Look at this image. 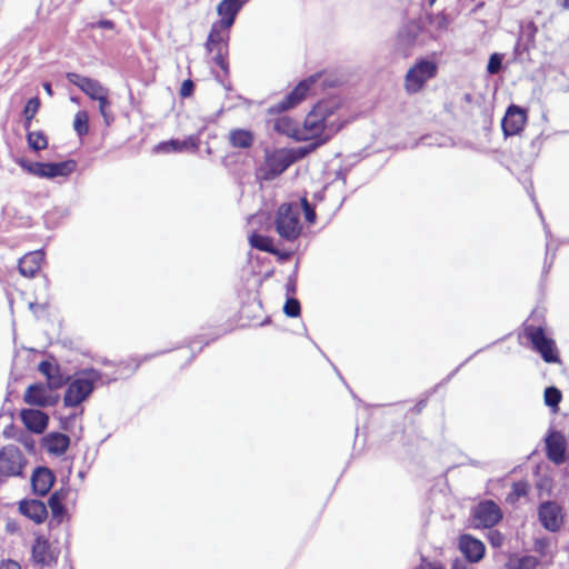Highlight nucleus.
Returning a JSON list of instances; mask_svg holds the SVG:
<instances>
[{"instance_id":"f257e3e1","label":"nucleus","mask_w":569,"mask_h":569,"mask_svg":"<svg viewBox=\"0 0 569 569\" xmlns=\"http://www.w3.org/2000/svg\"><path fill=\"white\" fill-rule=\"evenodd\" d=\"M348 121L347 108L339 97L319 101L306 116L303 139L313 140L306 146L290 149L295 160H301L331 139Z\"/></svg>"},{"instance_id":"f03ea898","label":"nucleus","mask_w":569,"mask_h":569,"mask_svg":"<svg viewBox=\"0 0 569 569\" xmlns=\"http://www.w3.org/2000/svg\"><path fill=\"white\" fill-rule=\"evenodd\" d=\"M248 0H222L216 8L220 17L216 22L222 31L216 29V67H218L227 78L229 74V63L226 60L228 54V29L234 23L236 17Z\"/></svg>"},{"instance_id":"7ed1b4c3","label":"nucleus","mask_w":569,"mask_h":569,"mask_svg":"<svg viewBox=\"0 0 569 569\" xmlns=\"http://www.w3.org/2000/svg\"><path fill=\"white\" fill-rule=\"evenodd\" d=\"M102 375L99 370L89 368L79 372L69 385L63 396V405L74 408L89 398L94 389V383L100 381Z\"/></svg>"},{"instance_id":"20e7f679","label":"nucleus","mask_w":569,"mask_h":569,"mask_svg":"<svg viewBox=\"0 0 569 569\" xmlns=\"http://www.w3.org/2000/svg\"><path fill=\"white\" fill-rule=\"evenodd\" d=\"M273 224L281 239L289 242L297 240L302 230L298 208L290 203L279 206Z\"/></svg>"},{"instance_id":"39448f33","label":"nucleus","mask_w":569,"mask_h":569,"mask_svg":"<svg viewBox=\"0 0 569 569\" xmlns=\"http://www.w3.org/2000/svg\"><path fill=\"white\" fill-rule=\"evenodd\" d=\"M212 134L207 127L198 131L197 134L190 136L183 140L171 139L157 146V150L161 152H183L199 149L200 152L211 154L210 139Z\"/></svg>"},{"instance_id":"423d86ee","label":"nucleus","mask_w":569,"mask_h":569,"mask_svg":"<svg viewBox=\"0 0 569 569\" xmlns=\"http://www.w3.org/2000/svg\"><path fill=\"white\" fill-rule=\"evenodd\" d=\"M295 162V156L290 149H277L266 153L264 163L260 167L258 174L261 179L270 181L283 173Z\"/></svg>"},{"instance_id":"0eeeda50","label":"nucleus","mask_w":569,"mask_h":569,"mask_svg":"<svg viewBox=\"0 0 569 569\" xmlns=\"http://www.w3.org/2000/svg\"><path fill=\"white\" fill-rule=\"evenodd\" d=\"M437 74V64L427 59L419 60L405 77V88L408 93L419 92L426 82Z\"/></svg>"},{"instance_id":"6e6552de","label":"nucleus","mask_w":569,"mask_h":569,"mask_svg":"<svg viewBox=\"0 0 569 569\" xmlns=\"http://www.w3.org/2000/svg\"><path fill=\"white\" fill-rule=\"evenodd\" d=\"M525 335L530 340L533 349L540 353L543 361L548 363L560 361L555 341L546 336L541 327L528 326L525 329Z\"/></svg>"},{"instance_id":"1a4fd4ad","label":"nucleus","mask_w":569,"mask_h":569,"mask_svg":"<svg viewBox=\"0 0 569 569\" xmlns=\"http://www.w3.org/2000/svg\"><path fill=\"white\" fill-rule=\"evenodd\" d=\"M538 519L549 532H558L565 523L562 507L556 501H543L538 507Z\"/></svg>"},{"instance_id":"9d476101","label":"nucleus","mask_w":569,"mask_h":569,"mask_svg":"<svg viewBox=\"0 0 569 569\" xmlns=\"http://www.w3.org/2000/svg\"><path fill=\"white\" fill-rule=\"evenodd\" d=\"M60 550L43 536H38L31 548L32 560L41 567H53L58 562Z\"/></svg>"},{"instance_id":"9b49d317","label":"nucleus","mask_w":569,"mask_h":569,"mask_svg":"<svg viewBox=\"0 0 569 569\" xmlns=\"http://www.w3.org/2000/svg\"><path fill=\"white\" fill-rule=\"evenodd\" d=\"M318 79H320V74L317 73L300 81L295 87V89L290 93H288L279 103L270 107L269 111L282 112L290 108H293L305 99L307 92L311 89V86L318 81Z\"/></svg>"},{"instance_id":"f8f14e48","label":"nucleus","mask_w":569,"mask_h":569,"mask_svg":"<svg viewBox=\"0 0 569 569\" xmlns=\"http://www.w3.org/2000/svg\"><path fill=\"white\" fill-rule=\"evenodd\" d=\"M23 456L18 447L7 446L0 451V476L17 477L22 473Z\"/></svg>"},{"instance_id":"ddd939ff","label":"nucleus","mask_w":569,"mask_h":569,"mask_svg":"<svg viewBox=\"0 0 569 569\" xmlns=\"http://www.w3.org/2000/svg\"><path fill=\"white\" fill-rule=\"evenodd\" d=\"M473 518L478 526L491 528L502 518L500 507L492 500L480 502L473 510Z\"/></svg>"},{"instance_id":"4468645a","label":"nucleus","mask_w":569,"mask_h":569,"mask_svg":"<svg viewBox=\"0 0 569 569\" xmlns=\"http://www.w3.org/2000/svg\"><path fill=\"white\" fill-rule=\"evenodd\" d=\"M420 28L415 22L403 24L397 33L395 50L402 57H408L417 42Z\"/></svg>"},{"instance_id":"2eb2a0df","label":"nucleus","mask_w":569,"mask_h":569,"mask_svg":"<svg viewBox=\"0 0 569 569\" xmlns=\"http://www.w3.org/2000/svg\"><path fill=\"white\" fill-rule=\"evenodd\" d=\"M68 81L77 86L90 99L96 100L98 97L109 94V89L103 87L98 80L81 76L76 72H68L66 74Z\"/></svg>"},{"instance_id":"dca6fc26","label":"nucleus","mask_w":569,"mask_h":569,"mask_svg":"<svg viewBox=\"0 0 569 569\" xmlns=\"http://www.w3.org/2000/svg\"><path fill=\"white\" fill-rule=\"evenodd\" d=\"M526 122V112L518 106H510L501 121V127L506 136L519 133Z\"/></svg>"},{"instance_id":"f3484780","label":"nucleus","mask_w":569,"mask_h":569,"mask_svg":"<svg viewBox=\"0 0 569 569\" xmlns=\"http://www.w3.org/2000/svg\"><path fill=\"white\" fill-rule=\"evenodd\" d=\"M546 449L548 458L559 465L566 458V438L558 431H551L546 438Z\"/></svg>"},{"instance_id":"a211bd4d","label":"nucleus","mask_w":569,"mask_h":569,"mask_svg":"<svg viewBox=\"0 0 569 569\" xmlns=\"http://www.w3.org/2000/svg\"><path fill=\"white\" fill-rule=\"evenodd\" d=\"M459 549L469 562H478L485 556V545L470 535L460 537Z\"/></svg>"},{"instance_id":"6ab92c4d","label":"nucleus","mask_w":569,"mask_h":569,"mask_svg":"<svg viewBox=\"0 0 569 569\" xmlns=\"http://www.w3.org/2000/svg\"><path fill=\"white\" fill-rule=\"evenodd\" d=\"M56 480L54 473L47 467H38L31 477V486L34 493L46 496Z\"/></svg>"},{"instance_id":"aec40b11","label":"nucleus","mask_w":569,"mask_h":569,"mask_svg":"<svg viewBox=\"0 0 569 569\" xmlns=\"http://www.w3.org/2000/svg\"><path fill=\"white\" fill-rule=\"evenodd\" d=\"M20 417L26 428L36 433H42L49 421L48 415L39 409H23Z\"/></svg>"},{"instance_id":"412c9836","label":"nucleus","mask_w":569,"mask_h":569,"mask_svg":"<svg viewBox=\"0 0 569 569\" xmlns=\"http://www.w3.org/2000/svg\"><path fill=\"white\" fill-rule=\"evenodd\" d=\"M38 369L43 376H46L49 389H59L68 380L61 373L59 366L50 360L41 361Z\"/></svg>"},{"instance_id":"4be33fe9","label":"nucleus","mask_w":569,"mask_h":569,"mask_svg":"<svg viewBox=\"0 0 569 569\" xmlns=\"http://www.w3.org/2000/svg\"><path fill=\"white\" fill-rule=\"evenodd\" d=\"M44 259L42 250H36L24 254L19 261V271L22 276L32 278L40 270Z\"/></svg>"},{"instance_id":"5701e85b","label":"nucleus","mask_w":569,"mask_h":569,"mask_svg":"<svg viewBox=\"0 0 569 569\" xmlns=\"http://www.w3.org/2000/svg\"><path fill=\"white\" fill-rule=\"evenodd\" d=\"M19 510L36 523H42L48 517L47 506L40 500H22Z\"/></svg>"},{"instance_id":"b1692460","label":"nucleus","mask_w":569,"mask_h":569,"mask_svg":"<svg viewBox=\"0 0 569 569\" xmlns=\"http://www.w3.org/2000/svg\"><path fill=\"white\" fill-rule=\"evenodd\" d=\"M69 495V489H60L54 491L49 500L48 506L51 510V522L56 521L57 525L63 521L66 516V508L63 506V501Z\"/></svg>"},{"instance_id":"393cba45","label":"nucleus","mask_w":569,"mask_h":569,"mask_svg":"<svg viewBox=\"0 0 569 569\" xmlns=\"http://www.w3.org/2000/svg\"><path fill=\"white\" fill-rule=\"evenodd\" d=\"M77 167L74 160H67L62 162H43V178L53 179L57 177H68Z\"/></svg>"},{"instance_id":"a878e982","label":"nucleus","mask_w":569,"mask_h":569,"mask_svg":"<svg viewBox=\"0 0 569 569\" xmlns=\"http://www.w3.org/2000/svg\"><path fill=\"white\" fill-rule=\"evenodd\" d=\"M24 401L29 405L48 407L52 405L51 396L43 385H31L24 393Z\"/></svg>"},{"instance_id":"bb28decb","label":"nucleus","mask_w":569,"mask_h":569,"mask_svg":"<svg viewBox=\"0 0 569 569\" xmlns=\"http://www.w3.org/2000/svg\"><path fill=\"white\" fill-rule=\"evenodd\" d=\"M44 446L50 453L61 456L68 450L70 438L64 433L51 432L44 438Z\"/></svg>"},{"instance_id":"cd10ccee","label":"nucleus","mask_w":569,"mask_h":569,"mask_svg":"<svg viewBox=\"0 0 569 569\" xmlns=\"http://www.w3.org/2000/svg\"><path fill=\"white\" fill-rule=\"evenodd\" d=\"M248 241L251 248L272 254L278 253L277 249L272 244V239L268 236L252 232L249 234Z\"/></svg>"},{"instance_id":"c85d7f7f","label":"nucleus","mask_w":569,"mask_h":569,"mask_svg":"<svg viewBox=\"0 0 569 569\" xmlns=\"http://www.w3.org/2000/svg\"><path fill=\"white\" fill-rule=\"evenodd\" d=\"M27 140L29 148L34 151H41L48 147V139L42 131L28 132Z\"/></svg>"},{"instance_id":"c756f323","label":"nucleus","mask_w":569,"mask_h":569,"mask_svg":"<svg viewBox=\"0 0 569 569\" xmlns=\"http://www.w3.org/2000/svg\"><path fill=\"white\" fill-rule=\"evenodd\" d=\"M89 116L86 110H80L74 116L73 128L79 137H83L89 132Z\"/></svg>"},{"instance_id":"7c9ffc66","label":"nucleus","mask_w":569,"mask_h":569,"mask_svg":"<svg viewBox=\"0 0 569 569\" xmlns=\"http://www.w3.org/2000/svg\"><path fill=\"white\" fill-rule=\"evenodd\" d=\"M273 129L279 133L291 136L296 132V124L289 117L281 116L274 120Z\"/></svg>"},{"instance_id":"2f4dec72","label":"nucleus","mask_w":569,"mask_h":569,"mask_svg":"<svg viewBox=\"0 0 569 569\" xmlns=\"http://www.w3.org/2000/svg\"><path fill=\"white\" fill-rule=\"evenodd\" d=\"M230 142L234 147L248 148L252 143V136L246 130H236L230 134Z\"/></svg>"},{"instance_id":"473e14b6","label":"nucleus","mask_w":569,"mask_h":569,"mask_svg":"<svg viewBox=\"0 0 569 569\" xmlns=\"http://www.w3.org/2000/svg\"><path fill=\"white\" fill-rule=\"evenodd\" d=\"M96 100L99 102V111L104 120V123L107 126H110L111 122L113 121L114 117H113L112 112L110 111L111 102L109 100V94H103L101 97H98V99H96Z\"/></svg>"},{"instance_id":"72a5a7b5","label":"nucleus","mask_w":569,"mask_h":569,"mask_svg":"<svg viewBox=\"0 0 569 569\" xmlns=\"http://www.w3.org/2000/svg\"><path fill=\"white\" fill-rule=\"evenodd\" d=\"M17 163L28 173L43 178V162H32L26 159H19Z\"/></svg>"},{"instance_id":"f704fd0d","label":"nucleus","mask_w":569,"mask_h":569,"mask_svg":"<svg viewBox=\"0 0 569 569\" xmlns=\"http://www.w3.org/2000/svg\"><path fill=\"white\" fill-rule=\"evenodd\" d=\"M545 403L550 408H558L559 402L561 401V392L556 387H548L545 389Z\"/></svg>"},{"instance_id":"c9c22d12","label":"nucleus","mask_w":569,"mask_h":569,"mask_svg":"<svg viewBox=\"0 0 569 569\" xmlns=\"http://www.w3.org/2000/svg\"><path fill=\"white\" fill-rule=\"evenodd\" d=\"M300 311L301 307L299 300L296 298H288L283 306V312L290 318H296L300 316Z\"/></svg>"},{"instance_id":"e433bc0d","label":"nucleus","mask_w":569,"mask_h":569,"mask_svg":"<svg viewBox=\"0 0 569 569\" xmlns=\"http://www.w3.org/2000/svg\"><path fill=\"white\" fill-rule=\"evenodd\" d=\"M40 108V100L38 97H33L28 100L23 109V117L26 120H32Z\"/></svg>"},{"instance_id":"4c0bfd02","label":"nucleus","mask_w":569,"mask_h":569,"mask_svg":"<svg viewBox=\"0 0 569 569\" xmlns=\"http://www.w3.org/2000/svg\"><path fill=\"white\" fill-rule=\"evenodd\" d=\"M502 54L492 53L487 64V72L489 74H496L501 70L502 67Z\"/></svg>"},{"instance_id":"58836bf2","label":"nucleus","mask_w":569,"mask_h":569,"mask_svg":"<svg viewBox=\"0 0 569 569\" xmlns=\"http://www.w3.org/2000/svg\"><path fill=\"white\" fill-rule=\"evenodd\" d=\"M528 493V486L526 482H515L511 492L508 497L509 500L515 501Z\"/></svg>"},{"instance_id":"ea45409f","label":"nucleus","mask_w":569,"mask_h":569,"mask_svg":"<svg viewBox=\"0 0 569 569\" xmlns=\"http://www.w3.org/2000/svg\"><path fill=\"white\" fill-rule=\"evenodd\" d=\"M539 560L533 556H523L517 560L516 569H536Z\"/></svg>"},{"instance_id":"a19ab883","label":"nucleus","mask_w":569,"mask_h":569,"mask_svg":"<svg viewBox=\"0 0 569 569\" xmlns=\"http://www.w3.org/2000/svg\"><path fill=\"white\" fill-rule=\"evenodd\" d=\"M435 23L437 26L438 29L440 30H445L449 27V24L451 23V19L448 17V14H446L445 12H439L436 17H435Z\"/></svg>"},{"instance_id":"79ce46f5","label":"nucleus","mask_w":569,"mask_h":569,"mask_svg":"<svg viewBox=\"0 0 569 569\" xmlns=\"http://www.w3.org/2000/svg\"><path fill=\"white\" fill-rule=\"evenodd\" d=\"M302 208H303L306 220L310 223H313L316 220V211L312 208V206L308 202L307 199H302Z\"/></svg>"},{"instance_id":"37998d69","label":"nucleus","mask_w":569,"mask_h":569,"mask_svg":"<svg viewBox=\"0 0 569 569\" xmlns=\"http://www.w3.org/2000/svg\"><path fill=\"white\" fill-rule=\"evenodd\" d=\"M194 84L192 80H184L180 88V96L183 98L191 96Z\"/></svg>"},{"instance_id":"c03bdc74","label":"nucleus","mask_w":569,"mask_h":569,"mask_svg":"<svg viewBox=\"0 0 569 569\" xmlns=\"http://www.w3.org/2000/svg\"><path fill=\"white\" fill-rule=\"evenodd\" d=\"M90 28H100V29H108L112 30L114 28V23L111 20H99L98 22L90 23Z\"/></svg>"},{"instance_id":"a18cd8bd","label":"nucleus","mask_w":569,"mask_h":569,"mask_svg":"<svg viewBox=\"0 0 569 569\" xmlns=\"http://www.w3.org/2000/svg\"><path fill=\"white\" fill-rule=\"evenodd\" d=\"M528 50L527 43L522 42V36H520L515 44L513 51L516 57H520L522 52Z\"/></svg>"},{"instance_id":"49530a36","label":"nucleus","mask_w":569,"mask_h":569,"mask_svg":"<svg viewBox=\"0 0 569 569\" xmlns=\"http://www.w3.org/2000/svg\"><path fill=\"white\" fill-rule=\"evenodd\" d=\"M0 569H21V567L14 560H6L0 562Z\"/></svg>"},{"instance_id":"de8ad7c7","label":"nucleus","mask_w":569,"mask_h":569,"mask_svg":"<svg viewBox=\"0 0 569 569\" xmlns=\"http://www.w3.org/2000/svg\"><path fill=\"white\" fill-rule=\"evenodd\" d=\"M452 569H469L468 563L463 560L456 559L452 562Z\"/></svg>"},{"instance_id":"09e8293b","label":"nucleus","mask_w":569,"mask_h":569,"mask_svg":"<svg viewBox=\"0 0 569 569\" xmlns=\"http://www.w3.org/2000/svg\"><path fill=\"white\" fill-rule=\"evenodd\" d=\"M208 50H212L213 47V26L211 27L210 31L208 32L207 37V43H206Z\"/></svg>"},{"instance_id":"8fccbe9b","label":"nucleus","mask_w":569,"mask_h":569,"mask_svg":"<svg viewBox=\"0 0 569 569\" xmlns=\"http://www.w3.org/2000/svg\"><path fill=\"white\" fill-rule=\"evenodd\" d=\"M216 80H218L222 84V87H223V89L226 91H231V89H232L231 88V83L230 82H226L224 79L220 78V76L218 74L217 71H216Z\"/></svg>"},{"instance_id":"3c124183","label":"nucleus","mask_w":569,"mask_h":569,"mask_svg":"<svg viewBox=\"0 0 569 569\" xmlns=\"http://www.w3.org/2000/svg\"><path fill=\"white\" fill-rule=\"evenodd\" d=\"M44 91L48 93V96L52 97L53 96V91H52V87H51V83L50 82H44L42 84Z\"/></svg>"},{"instance_id":"603ef678","label":"nucleus","mask_w":569,"mask_h":569,"mask_svg":"<svg viewBox=\"0 0 569 569\" xmlns=\"http://www.w3.org/2000/svg\"><path fill=\"white\" fill-rule=\"evenodd\" d=\"M287 292H295V284L293 283H288L287 284Z\"/></svg>"},{"instance_id":"864d4df0","label":"nucleus","mask_w":569,"mask_h":569,"mask_svg":"<svg viewBox=\"0 0 569 569\" xmlns=\"http://www.w3.org/2000/svg\"><path fill=\"white\" fill-rule=\"evenodd\" d=\"M560 4H561L565 9H569V0H560Z\"/></svg>"},{"instance_id":"5fc2aeb1","label":"nucleus","mask_w":569,"mask_h":569,"mask_svg":"<svg viewBox=\"0 0 569 569\" xmlns=\"http://www.w3.org/2000/svg\"><path fill=\"white\" fill-rule=\"evenodd\" d=\"M529 29H531L530 33H529V40L533 38L535 36V31H536V28L533 26L529 27Z\"/></svg>"},{"instance_id":"6e6d98bb","label":"nucleus","mask_w":569,"mask_h":569,"mask_svg":"<svg viewBox=\"0 0 569 569\" xmlns=\"http://www.w3.org/2000/svg\"><path fill=\"white\" fill-rule=\"evenodd\" d=\"M428 569H445V568H442L441 566L430 563V565H428Z\"/></svg>"},{"instance_id":"4d7b16f0","label":"nucleus","mask_w":569,"mask_h":569,"mask_svg":"<svg viewBox=\"0 0 569 569\" xmlns=\"http://www.w3.org/2000/svg\"><path fill=\"white\" fill-rule=\"evenodd\" d=\"M31 121H32V120H26V119H24V123H23L24 129H27V130H28V129L30 128Z\"/></svg>"},{"instance_id":"13d9d810","label":"nucleus","mask_w":569,"mask_h":569,"mask_svg":"<svg viewBox=\"0 0 569 569\" xmlns=\"http://www.w3.org/2000/svg\"><path fill=\"white\" fill-rule=\"evenodd\" d=\"M72 419H74V416H70V417L66 418V421L63 422L62 428H63V429H67L66 423H67L69 420H72Z\"/></svg>"},{"instance_id":"bf43d9fd","label":"nucleus","mask_w":569,"mask_h":569,"mask_svg":"<svg viewBox=\"0 0 569 569\" xmlns=\"http://www.w3.org/2000/svg\"><path fill=\"white\" fill-rule=\"evenodd\" d=\"M29 306H30V309H31V310H34V308H36V307H37V308L39 307V306H38V305H36V303H30Z\"/></svg>"},{"instance_id":"052dcab7","label":"nucleus","mask_w":569,"mask_h":569,"mask_svg":"<svg viewBox=\"0 0 569 569\" xmlns=\"http://www.w3.org/2000/svg\"><path fill=\"white\" fill-rule=\"evenodd\" d=\"M436 1H437V0H428V3H429L430 6H433V4L436 3Z\"/></svg>"}]
</instances>
